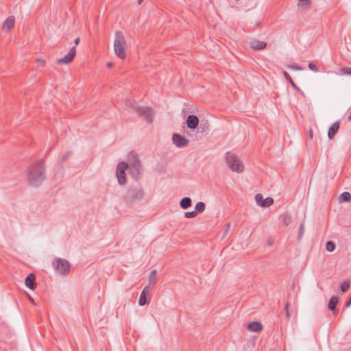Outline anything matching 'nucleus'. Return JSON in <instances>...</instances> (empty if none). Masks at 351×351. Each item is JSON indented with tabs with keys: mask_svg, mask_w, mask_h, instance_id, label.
<instances>
[{
	"mask_svg": "<svg viewBox=\"0 0 351 351\" xmlns=\"http://www.w3.org/2000/svg\"><path fill=\"white\" fill-rule=\"evenodd\" d=\"M206 205L202 202H199L196 204L195 206V212H197V214L202 213L205 210Z\"/></svg>",
	"mask_w": 351,
	"mask_h": 351,
	"instance_id": "nucleus-23",
	"label": "nucleus"
},
{
	"mask_svg": "<svg viewBox=\"0 0 351 351\" xmlns=\"http://www.w3.org/2000/svg\"><path fill=\"white\" fill-rule=\"evenodd\" d=\"M288 69H294V70H302V67L298 65H287Z\"/></svg>",
	"mask_w": 351,
	"mask_h": 351,
	"instance_id": "nucleus-36",
	"label": "nucleus"
},
{
	"mask_svg": "<svg viewBox=\"0 0 351 351\" xmlns=\"http://www.w3.org/2000/svg\"><path fill=\"white\" fill-rule=\"evenodd\" d=\"M304 233V225L302 223L299 227L298 240H300Z\"/></svg>",
	"mask_w": 351,
	"mask_h": 351,
	"instance_id": "nucleus-30",
	"label": "nucleus"
},
{
	"mask_svg": "<svg viewBox=\"0 0 351 351\" xmlns=\"http://www.w3.org/2000/svg\"><path fill=\"white\" fill-rule=\"evenodd\" d=\"M351 305V297L350 298V299L348 300V301L346 302V307H348Z\"/></svg>",
	"mask_w": 351,
	"mask_h": 351,
	"instance_id": "nucleus-38",
	"label": "nucleus"
},
{
	"mask_svg": "<svg viewBox=\"0 0 351 351\" xmlns=\"http://www.w3.org/2000/svg\"><path fill=\"white\" fill-rule=\"evenodd\" d=\"M340 72L344 75H351V67H343L340 69Z\"/></svg>",
	"mask_w": 351,
	"mask_h": 351,
	"instance_id": "nucleus-33",
	"label": "nucleus"
},
{
	"mask_svg": "<svg viewBox=\"0 0 351 351\" xmlns=\"http://www.w3.org/2000/svg\"><path fill=\"white\" fill-rule=\"evenodd\" d=\"M282 74L285 77V78L286 79V80L287 82H289L291 86L295 88L296 90H298V91H301V90L300 89V88L296 85V84L293 82V79L291 78V77L290 76V75L287 72V71H283L282 72Z\"/></svg>",
	"mask_w": 351,
	"mask_h": 351,
	"instance_id": "nucleus-21",
	"label": "nucleus"
},
{
	"mask_svg": "<svg viewBox=\"0 0 351 351\" xmlns=\"http://www.w3.org/2000/svg\"><path fill=\"white\" fill-rule=\"evenodd\" d=\"M70 155H71V152H66L64 154H62V156L60 158L61 162H62L64 160H66V158L68 157H69Z\"/></svg>",
	"mask_w": 351,
	"mask_h": 351,
	"instance_id": "nucleus-35",
	"label": "nucleus"
},
{
	"mask_svg": "<svg viewBox=\"0 0 351 351\" xmlns=\"http://www.w3.org/2000/svg\"><path fill=\"white\" fill-rule=\"evenodd\" d=\"M288 308H289V303L287 302L286 304V305H285L286 317H287V319H289V317H290V313L289 311Z\"/></svg>",
	"mask_w": 351,
	"mask_h": 351,
	"instance_id": "nucleus-37",
	"label": "nucleus"
},
{
	"mask_svg": "<svg viewBox=\"0 0 351 351\" xmlns=\"http://www.w3.org/2000/svg\"><path fill=\"white\" fill-rule=\"evenodd\" d=\"M326 249L329 252H333L335 250V243L331 241H327L326 244Z\"/></svg>",
	"mask_w": 351,
	"mask_h": 351,
	"instance_id": "nucleus-27",
	"label": "nucleus"
},
{
	"mask_svg": "<svg viewBox=\"0 0 351 351\" xmlns=\"http://www.w3.org/2000/svg\"><path fill=\"white\" fill-rule=\"evenodd\" d=\"M339 200L340 202H349L351 201V195L348 192L342 193L339 197Z\"/></svg>",
	"mask_w": 351,
	"mask_h": 351,
	"instance_id": "nucleus-22",
	"label": "nucleus"
},
{
	"mask_svg": "<svg viewBox=\"0 0 351 351\" xmlns=\"http://www.w3.org/2000/svg\"><path fill=\"white\" fill-rule=\"evenodd\" d=\"M107 65H108V66L110 67V66H112V63L108 62Z\"/></svg>",
	"mask_w": 351,
	"mask_h": 351,
	"instance_id": "nucleus-41",
	"label": "nucleus"
},
{
	"mask_svg": "<svg viewBox=\"0 0 351 351\" xmlns=\"http://www.w3.org/2000/svg\"><path fill=\"white\" fill-rule=\"evenodd\" d=\"M229 227H230V224H228L227 225V228L228 229Z\"/></svg>",
	"mask_w": 351,
	"mask_h": 351,
	"instance_id": "nucleus-44",
	"label": "nucleus"
},
{
	"mask_svg": "<svg viewBox=\"0 0 351 351\" xmlns=\"http://www.w3.org/2000/svg\"><path fill=\"white\" fill-rule=\"evenodd\" d=\"M255 200L256 204L260 206H261V204L264 201L263 195L261 193H258L255 195Z\"/></svg>",
	"mask_w": 351,
	"mask_h": 351,
	"instance_id": "nucleus-29",
	"label": "nucleus"
},
{
	"mask_svg": "<svg viewBox=\"0 0 351 351\" xmlns=\"http://www.w3.org/2000/svg\"><path fill=\"white\" fill-rule=\"evenodd\" d=\"M114 48L116 55L119 58L124 60L126 57V41L124 36L120 31H117L115 33Z\"/></svg>",
	"mask_w": 351,
	"mask_h": 351,
	"instance_id": "nucleus-4",
	"label": "nucleus"
},
{
	"mask_svg": "<svg viewBox=\"0 0 351 351\" xmlns=\"http://www.w3.org/2000/svg\"><path fill=\"white\" fill-rule=\"evenodd\" d=\"M308 67L310 70L314 72H318L319 71V67L313 62H309L308 64Z\"/></svg>",
	"mask_w": 351,
	"mask_h": 351,
	"instance_id": "nucleus-31",
	"label": "nucleus"
},
{
	"mask_svg": "<svg viewBox=\"0 0 351 351\" xmlns=\"http://www.w3.org/2000/svg\"><path fill=\"white\" fill-rule=\"evenodd\" d=\"M128 158V169L131 176L136 180H140L143 174V169L138 156L132 152L130 153Z\"/></svg>",
	"mask_w": 351,
	"mask_h": 351,
	"instance_id": "nucleus-3",
	"label": "nucleus"
},
{
	"mask_svg": "<svg viewBox=\"0 0 351 351\" xmlns=\"http://www.w3.org/2000/svg\"><path fill=\"white\" fill-rule=\"evenodd\" d=\"M80 38L79 37H77V38L75 39V45H77L80 43Z\"/></svg>",
	"mask_w": 351,
	"mask_h": 351,
	"instance_id": "nucleus-39",
	"label": "nucleus"
},
{
	"mask_svg": "<svg viewBox=\"0 0 351 351\" xmlns=\"http://www.w3.org/2000/svg\"><path fill=\"white\" fill-rule=\"evenodd\" d=\"M350 286V283L349 281H348V280L344 281L340 286L341 292H343V293L346 292L349 289Z\"/></svg>",
	"mask_w": 351,
	"mask_h": 351,
	"instance_id": "nucleus-28",
	"label": "nucleus"
},
{
	"mask_svg": "<svg viewBox=\"0 0 351 351\" xmlns=\"http://www.w3.org/2000/svg\"><path fill=\"white\" fill-rule=\"evenodd\" d=\"M199 120L198 117L196 115L194 114H190L187 117L186 120V123L187 125V127L194 130L195 129L197 128L199 125Z\"/></svg>",
	"mask_w": 351,
	"mask_h": 351,
	"instance_id": "nucleus-11",
	"label": "nucleus"
},
{
	"mask_svg": "<svg viewBox=\"0 0 351 351\" xmlns=\"http://www.w3.org/2000/svg\"><path fill=\"white\" fill-rule=\"evenodd\" d=\"M197 129V135L199 134H207L208 133V132L210 131V125L207 121H206L205 122L202 121L200 124H199Z\"/></svg>",
	"mask_w": 351,
	"mask_h": 351,
	"instance_id": "nucleus-19",
	"label": "nucleus"
},
{
	"mask_svg": "<svg viewBox=\"0 0 351 351\" xmlns=\"http://www.w3.org/2000/svg\"><path fill=\"white\" fill-rule=\"evenodd\" d=\"M340 127V121H335L328 130V137L329 139H332L335 134L337 133Z\"/></svg>",
	"mask_w": 351,
	"mask_h": 351,
	"instance_id": "nucleus-15",
	"label": "nucleus"
},
{
	"mask_svg": "<svg viewBox=\"0 0 351 351\" xmlns=\"http://www.w3.org/2000/svg\"><path fill=\"white\" fill-rule=\"evenodd\" d=\"M282 221L285 224V226H287L291 223V217L285 214L280 217Z\"/></svg>",
	"mask_w": 351,
	"mask_h": 351,
	"instance_id": "nucleus-26",
	"label": "nucleus"
},
{
	"mask_svg": "<svg viewBox=\"0 0 351 351\" xmlns=\"http://www.w3.org/2000/svg\"><path fill=\"white\" fill-rule=\"evenodd\" d=\"M250 46L254 50H263L267 47V43L259 40L251 41Z\"/></svg>",
	"mask_w": 351,
	"mask_h": 351,
	"instance_id": "nucleus-18",
	"label": "nucleus"
},
{
	"mask_svg": "<svg viewBox=\"0 0 351 351\" xmlns=\"http://www.w3.org/2000/svg\"><path fill=\"white\" fill-rule=\"evenodd\" d=\"M15 25V18L14 16H10L3 23L2 27L3 31L10 32L14 28Z\"/></svg>",
	"mask_w": 351,
	"mask_h": 351,
	"instance_id": "nucleus-13",
	"label": "nucleus"
},
{
	"mask_svg": "<svg viewBox=\"0 0 351 351\" xmlns=\"http://www.w3.org/2000/svg\"><path fill=\"white\" fill-rule=\"evenodd\" d=\"M128 169V164L124 161L119 162L117 167L116 176L119 184L123 186L127 183L125 171Z\"/></svg>",
	"mask_w": 351,
	"mask_h": 351,
	"instance_id": "nucleus-7",
	"label": "nucleus"
},
{
	"mask_svg": "<svg viewBox=\"0 0 351 351\" xmlns=\"http://www.w3.org/2000/svg\"><path fill=\"white\" fill-rule=\"evenodd\" d=\"M25 284L29 289L34 290L36 287L35 274L33 273L29 274L25 279Z\"/></svg>",
	"mask_w": 351,
	"mask_h": 351,
	"instance_id": "nucleus-12",
	"label": "nucleus"
},
{
	"mask_svg": "<svg viewBox=\"0 0 351 351\" xmlns=\"http://www.w3.org/2000/svg\"><path fill=\"white\" fill-rule=\"evenodd\" d=\"M156 271L154 270L150 272L149 274V282L150 283H154L156 281Z\"/></svg>",
	"mask_w": 351,
	"mask_h": 351,
	"instance_id": "nucleus-34",
	"label": "nucleus"
},
{
	"mask_svg": "<svg viewBox=\"0 0 351 351\" xmlns=\"http://www.w3.org/2000/svg\"><path fill=\"white\" fill-rule=\"evenodd\" d=\"M45 169L42 160L32 163L27 169V180L34 187L39 186L45 179Z\"/></svg>",
	"mask_w": 351,
	"mask_h": 351,
	"instance_id": "nucleus-1",
	"label": "nucleus"
},
{
	"mask_svg": "<svg viewBox=\"0 0 351 351\" xmlns=\"http://www.w3.org/2000/svg\"><path fill=\"white\" fill-rule=\"evenodd\" d=\"M311 5V0H298V7L303 10L307 9Z\"/></svg>",
	"mask_w": 351,
	"mask_h": 351,
	"instance_id": "nucleus-24",
	"label": "nucleus"
},
{
	"mask_svg": "<svg viewBox=\"0 0 351 351\" xmlns=\"http://www.w3.org/2000/svg\"><path fill=\"white\" fill-rule=\"evenodd\" d=\"M226 160L232 171L237 173H241L244 170V165L241 160L238 158L237 155L230 152L226 154Z\"/></svg>",
	"mask_w": 351,
	"mask_h": 351,
	"instance_id": "nucleus-5",
	"label": "nucleus"
},
{
	"mask_svg": "<svg viewBox=\"0 0 351 351\" xmlns=\"http://www.w3.org/2000/svg\"><path fill=\"white\" fill-rule=\"evenodd\" d=\"M191 199L189 197H185L180 202V206L182 209L186 210L191 206Z\"/></svg>",
	"mask_w": 351,
	"mask_h": 351,
	"instance_id": "nucleus-20",
	"label": "nucleus"
},
{
	"mask_svg": "<svg viewBox=\"0 0 351 351\" xmlns=\"http://www.w3.org/2000/svg\"><path fill=\"white\" fill-rule=\"evenodd\" d=\"M144 196L142 186L137 184L129 186L122 196L123 200L128 205L132 206L141 200Z\"/></svg>",
	"mask_w": 351,
	"mask_h": 351,
	"instance_id": "nucleus-2",
	"label": "nucleus"
},
{
	"mask_svg": "<svg viewBox=\"0 0 351 351\" xmlns=\"http://www.w3.org/2000/svg\"><path fill=\"white\" fill-rule=\"evenodd\" d=\"M339 302V298L337 296H332L329 300L328 308L332 312L334 315H337L339 312L336 308L337 304Z\"/></svg>",
	"mask_w": 351,
	"mask_h": 351,
	"instance_id": "nucleus-14",
	"label": "nucleus"
},
{
	"mask_svg": "<svg viewBox=\"0 0 351 351\" xmlns=\"http://www.w3.org/2000/svg\"><path fill=\"white\" fill-rule=\"evenodd\" d=\"M76 55V47L75 46L72 47L67 55L63 58L58 60V63L60 64H67L71 63Z\"/></svg>",
	"mask_w": 351,
	"mask_h": 351,
	"instance_id": "nucleus-9",
	"label": "nucleus"
},
{
	"mask_svg": "<svg viewBox=\"0 0 351 351\" xmlns=\"http://www.w3.org/2000/svg\"><path fill=\"white\" fill-rule=\"evenodd\" d=\"M143 1V0H138V4H141Z\"/></svg>",
	"mask_w": 351,
	"mask_h": 351,
	"instance_id": "nucleus-42",
	"label": "nucleus"
},
{
	"mask_svg": "<svg viewBox=\"0 0 351 351\" xmlns=\"http://www.w3.org/2000/svg\"><path fill=\"white\" fill-rule=\"evenodd\" d=\"M133 108L138 115L143 117L147 123H149L152 122L154 112L151 108L134 106Z\"/></svg>",
	"mask_w": 351,
	"mask_h": 351,
	"instance_id": "nucleus-8",
	"label": "nucleus"
},
{
	"mask_svg": "<svg viewBox=\"0 0 351 351\" xmlns=\"http://www.w3.org/2000/svg\"><path fill=\"white\" fill-rule=\"evenodd\" d=\"M273 204H274L273 198L270 197H267L264 199L263 204H261V207H263V208L269 207L271 205H272Z\"/></svg>",
	"mask_w": 351,
	"mask_h": 351,
	"instance_id": "nucleus-25",
	"label": "nucleus"
},
{
	"mask_svg": "<svg viewBox=\"0 0 351 351\" xmlns=\"http://www.w3.org/2000/svg\"><path fill=\"white\" fill-rule=\"evenodd\" d=\"M149 293V286H145L143 289L141 294L140 295V298L138 300V304L140 306H144L147 303V295Z\"/></svg>",
	"mask_w": 351,
	"mask_h": 351,
	"instance_id": "nucleus-17",
	"label": "nucleus"
},
{
	"mask_svg": "<svg viewBox=\"0 0 351 351\" xmlns=\"http://www.w3.org/2000/svg\"><path fill=\"white\" fill-rule=\"evenodd\" d=\"M197 215V212H195V210L191 211V212H186L184 213V216L186 218H194Z\"/></svg>",
	"mask_w": 351,
	"mask_h": 351,
	"instance_id": "nucleus-32",
	"label": "nucleus"
},
{
	"mask_svg": "<svg viewBox=\"0 0 351 351\" xmlns=\"http://www.w3.org/2000/svg\"><path fill=\"white\" fill-rule=\"evenodd\" d=\"M309 136L311 137V139L313 138V132H312V130H311L310 132H309Z\"/></svg>",
	"mask_w": 351,
	"mask_h": 351,
	"instance_id": "nucleus-40",
	"label": "nucleus"
},
{
	"mask_svg": "<svg viewBox=\"0 0 351 351\" xmlns=\"http://www.w3.org/2000/svg\"><path fill=\"white\" fill-rule=\"evenodd\" d=\"M52 266L62 276H66L70 271L71 265L69 262L62 258H54L52 261Z\"/></svg>",
	"mask_w": 351,
	"mask_h": 351,
	"instance_id": "nucleus-6",
	"label": "nucleus"
},
{
	"mask_svg": "<svg viewBox=\"0 0 351 351\" xmlns=\"http://www.w3.org/2000/svg\"><path fill=\"white\" fill-rule=\"evenodd\" d=\"M172 141L177 147H184L189 144L187 138L177 133L173 134Z\"/></svg>",
	"mask_w": 351,
	"mask_h": 351,
	"instance_id": "nucleus-10",
	"label": "nucleus"
},
{
	"mask_svg": "<svg viewBox=\"0 0 351 351\" xmlns=\"http://www.w3.org/2000/svg\"><path fill=\"white\" fill-rule=\"evenodd\" d=\"M247 328L250 332H259L263 330V325L259 322H252L247 324Z\"/></svg>",
	"mask_w": 351,
	"mask_h": 351,
	"instance_id": "nucleus-16",
	"label": "nucleus"
},
{
	"mask_svg": "<svg viewBox=\"0 0 351 351\" xmlns=\"http://www.w3.org/2000/svg\"><path fill=\"white\" fill-rule=\"evenodd\" d=\"M348 119L351 121V114L348 116Z\"/></svg>",
	"mask_w": 351,
	"mask_h": 351,
	"instance_id": "nucleus-43",
	"label": "nucleus"
}]
</instances>
